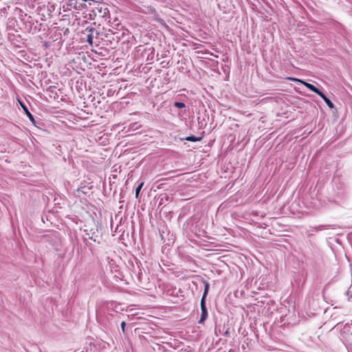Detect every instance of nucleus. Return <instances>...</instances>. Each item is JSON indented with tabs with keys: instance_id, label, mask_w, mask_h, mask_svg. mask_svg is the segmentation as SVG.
I'll return each mask as SVG.
<instances>
[{
	"instance_id": "nucleus-7",
	"label": "nucleus",
	"mask_w": 352,
	"mask_h": 352,
	"mask_svg": "<svg viewBox=\"0 0 352 352\" xmlns=\"http://www.w3.org/2000/svg\"><path fill=\"white\" fill-rule=\"evenodd\" d=\"M144 185V182H141L138 186L135 189V197L138 198V195H139V193H140V191L141 190L142 186Z\"/></svg>"
},
{
	"instance_id": "nucleus-3",
	"label": "nucleus",
	"mask_w": 352,
	"mask_h": 352,
	"mask_svg": "<svg viewBox=\"0 0 352 352\" xmlns=\"http://www.w3.org/2000/svg\"><path fill=\"white\" fill-rule=\"evenodd\" d=\"M320 96L323 99V100L325 102L327 105L330 109H333L334 108V104H333V102L322 92L320 95Z\"/></svg>"
},
{
	"instance_id": "nucleus-4",
	"label": "nucleus",
	"mask_w": 352,
	"mask_h": 352,
	"mask_svg": "<svg viewBox=\"0 0 352 352\" xmlns=\"http://www.w3.org/2000/svg\"><path fill=\"white\" fill-rule=\"evenodd\" d=\"M21 105L22 108L23 109L24 111L25 112V114L29 118V119L32 122H34V118L32 114L28 111V108L23 104L21 103Z\"/></svg>"
},
{
	"instance_id": "nucleus-8",
	"label": "nucleus",
	"mask_w": 352,
	"mask_h": 352,
	"mask_svg": "<svg viewBox=\"0 0 352 352\" xmlns=\"http://www.w3.org/2000/svg\"><path fill=\"white\" fill-rule=\"evenodd\" d=\"M174 106L179 109H182L186 107L185 104L184 102H175L174 103Z\"/></svg>"
},
{
	"instance_id": "nucleus-1",
	"label": "nucleus",
	"mask_w": 352,
	"mask_h": 352,
	"mask_svg": "<svg viewBox=\"0 0 352 352\" xmlns=\"http://www.w3.org/2000/svg\"><path fill=\"white\" fill-rule=\"evenodd\" d=\"M288 80H292L293 82H298L304 85L307 88H308L309 90L314 91V93L317 94L318 96H320L322 94V91H320L317 87H316L312 84L308 83L307 82H305L303 80H301L298 78H288Z\"/></svg>"
},
{
	"instance_id": "nucleus-6",
	"label": "nucleus",
	"mask_w": 352,
	"mask_h": 352,
	"mask_svg": "<svg viewBox=\"0 0 352 352\" xmlns=\"http://www.w3.org/2000/svg\"><path fill=\"white\" fill-rule=\"evenodd\" d=\"M186 140L189 141V142H197V141L201 140V138H197L194 135H191V136H188V137L186 138Z\"/></svg>"
},
{
	"instance_id": "nucleus-10",
	"label": "nucleus",
	"mask_w": 352,
	"mask_h": 352,
	"mask_svg": "<svg viewBox=\"0 0 352 352\" xmlns=\"http://www.w3.org/2000/svg\"><path fill=\"white\" fill-rule=\"evenodd\" d=\"M125 326H126V322L124 321H122L121 322V328H122V331L123 333H124V331H125Z\"/></svg>"
},
{
	"instance_id": "nucleus-5",
	"label": "nucleus",
	"mask_w": 352,
	"mask_h": 352,
	"mask_svg": "<svg viewBox=\"0 0 352 352\" xmlns=\"http://www.w3.org/2000/svg\"><path fill=\"white\" fill-rule=\"evenodd\" d=\"M209 290V283L208 282H205V287H204V292L202 296L201 299H204L205 300V298Z\"/></svg>"
},
{
	"instance_id": "nucleus-2",
	"label": "nucleus",
	"mask_w": 352,
	"mask_h": 352,
	"mask_svg": "<svg viewBox=\"0 0 352 352\" xmlns=\"http://www.w3.org/2000/svg\"><path fill=\"white\" fill-rule=\"evenodd\" d=\"M201 318L199 321V323H203L204 320L208 317V311L205 304V300L204 299H201Z\"/></svg>"
},
{
	"instance_id": "nucleus-9",
	"label": "nucleus",
	"mask_w": 352,
	"mask_h": 352,
	"mask_svg": "<svg viewBox=\"0 0 352 352\" xmlns=\"http://www.w3.org/2000/svg\"><path fill=\"white\" fill-rule=\"evenodd\" d=\"M87 42H88L90 45H92V43H93V36H91V34H88V35H87Z\"/></svg>"
}]
</instances>
